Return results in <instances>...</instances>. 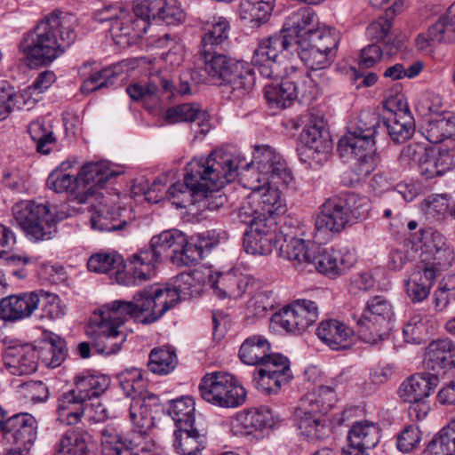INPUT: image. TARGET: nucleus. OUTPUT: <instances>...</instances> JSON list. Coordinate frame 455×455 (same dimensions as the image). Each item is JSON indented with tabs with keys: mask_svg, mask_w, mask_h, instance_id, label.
Returning <instances> with one entry per match:
<instances>
[{
	"mask_svg": "<svg viewBox=\"0 0 455 455\" xmlns=\"http://www.w3.org/2000/svg\"><path fill=\"white\" fill-rule=\"evenodd\" d=\"M239 160L233 154L218 149L206 158H194L186 166L184 182H176L166 191L167 199L178 209L196 204L202 190L220 188L238 176Z\"/></svg>",
	"mask_w": 455,
	"mask_h": 455,
	"instance_id": "f257e3e1",
	"label": "nucleus"
},
{
	"mask_svg": "<svg viewBox=\"0 0 455 455\" xmlns=\"http://www.w3.org/2000/svg\"><path fill=\"white\" fill-rule=\"evenodd\" d=\"M76 27L73 14L54 10L24 34L19 44L20 52L29 66H46L75 42Z\"/></svg>",
	"mask_w": 455,
	"mask_h": 455,
	"instance_id": "f03ea898",
	"label": "nucleus"
},
{
	"mask_svg": "<svg viewBox=\"0 0 455 455\" xmlns=\"http://www.w3.org/2000/svg\"><path fill=\"white\" fill-rule=\"evenodd\" d=\"M114 176L116 172L108 161L92 162L84 164L76 177L61 170L52 172L47 179V186L56 193H68L71 200L83 204L96 196V191Z\"/></svg>",
	"mask_w": 455,
	"mask_h": 455,
	"instance_id": "7ed1b4c3",
	"label": "nucleus"
},
{
	"mask_svg": "<svg viewBox=\"0 0 455 455\" xmlns=\"http://www.w3.org/2000/svg\"><path fill=\"white\" fill-rule=\"evenodd\" d=\"M110 386V379L103 374L76 376L74 388L58 399V419L65 425H76L84 415L85 403L99 397Z\"/></svg>",
	"mask_w": 455,
	"mask_h": 455,
	"instance_id": "20e7f679",
	"label": "nucleus"
},
{
	"mask_svg": "<svg viewBox=\"0 0 455 455\" xmlns=\"http://www.w3.org/2000/svg\"><path fill=\"white\" fill-rule=\"evenodd\" d=\"M185 243V235L176 229L166 230L151 238L148 248L131 256L132 275L126 285H140L154 275L157 263L164 255H174Z\"/></svg>",
	"mask_w": 455,
	"mask_h": 455,
	"instance_id": "39448f33",
	"label": "nucleus"
},
{
	"mask_svg": "<svg viewBox=\"0 0 455 455\" xmlns=\"http://www.w3.org/2000/svg\"><path fill=\"white\" fill-rule=\"evenodd\" d=\"M12 211L14 221L29 240H49L56 233L55 213L49 204L26 200L16 203Z\"/></svg>",
	"mask_w": 455,
	"mask_h": 455,
	"instance_id": "423d86ee",
	"label": "nucleus"
},
{
	"mask_svg": "<svg viewBox=\"0 0 455 455\" xmlns=\"http://www.w3.org/2000/svg\"><path fill=\"white\" fill-rule=\"evenodd\" d=\"M202 398L221 408H235L245 403L247 392L229 373L214 371L206 374L199 384Z\"/></svg>",
	"mask_w": 455,
	"mask_h": 455,
	"instance_id": "0eeeda50",
	"label": "nucleus"
},
{
	"mask_svg": "<svg viewBox=\"0 0 455 455\" xmlns=\"http://www.w3.org/2000/svg\"><path fill=\"white\" fill-rule=\"evenodd\" d=\"M393 316L394 307L387 298L381 295L371 297L357 321L360 338L372 345L387 339Z\"/></svg>",
	"mask_w": 455,
	"mask_h": 455,
	"instance_id": "6e6552de",
	"label": "nucleus"
},
{
	"mask_svg": "<svg viewBox=\"0 0 455 455\" xmlns=\"http://www.w3.org/2000/svg\"><path fill=\"white\" fill-rule=\"evenodd\" d=\"M175 291H165L164 287L151 285L133 296L130 301L132 318L142 323H152L175 306Z\"/></svg>",
	"mask_w": 455,
	"mask_h": 455,
	"instance_id": "1a4fd4ad",
	"label": "nucleus"
},
{
	"mask_svg": "<svg viewBox=\"0 0 455 455\" xmlns=\"http://www.w3.org/2000/svg\"><path fill=\"white\" fill-rule=\"evenodd\" d=\"M291 47V37L282 29L259 40L251 57V63L263 77L277 79L283 76L277 59L284 52H290Z\"/></svg>",
	"mask_w": 455,
	"mask_h": 455,
	"instance_id": "9d476101",
	"label": "nucleus"
},
{
	"mask_svg": "<svg viewBox=\"0 0 455 455\" xmlns=\"http://www.w3.org/2000/svg\"><path fill=\"white\" fill-rule=\"evenodd\" d=\"M285 212V204L279 189L267 180L263 188L245 198L237 212L241 222H248L249 219H268Z\"/></svg>",
	"mask_w": 455,
	"mask_h": 455,
	"instance_id": "9b49d317",
	"label": "nucleus"
},
{
	"mask_svg": "<svg viewBox=\"0 0 455 455\" xmlns=\"http://www.w3.org/2000/svg\"><path fill=\"white\" fill-rule=\"evenodd\" d=\"M97 19L110 22L109 31L117 44H122L123 38L137 39L142 36L149 27L147 17L136 14L135 6L132 13L123 8L108 7L99 12Z\"/></svg>",
	"mask_w": 455,
	"mask_h": 455,
	"instance_id": "f8f14e48",
	"label": "nucleus"
},
{
	"mask_svg": "<svg viewBox=\"0 0 455 455\" xmlns=\"http://www.w3.org/2000/svg\"><path fill=\"white\" fill-rule=\"evenodd\" d=\"M338 150L343 157L354 156L356 159L357 182L369 176L375 169V138L348 132L339 141Z\"/></svg>",
	"mask_w": 455,
	"mask_h": 455,
	"instance_id": "ddd939ff",
	"label": "nucleus"
},
{
	"mask_svg": "<svg viewBox=\"0 0 455 455\" xmlns=\"http://www.w3.org/2000/svg\"><path fill=\"white\" fill-rule=\"evenodd\" d=\"M173 83L162 72L151 73L146 84L135 83L126 88L132 100L140 101L150 112L163 107L164 94L172 93Z\"/></svg>",
	"mask_w": 455,
	"mask_h": 455,
	"instance_id": "4468645a",
	"label": "nucleus"
},
{
	"mask_svg": "<svg viewBox=\"0 0 455 455\" xmlns=\"http://www.w3.org/2000/svg\"><path fill=\"white\" fill-rule=\"evenodd\" d=\"M249 230L244 233L243 247L252 255H269L276 247L275 222L268 219H249Z\"/></svg>",
	"mask_w": 455,
	"mask_h": 455,
	"instance_id": "2eb2a0df",
	"label": "nucleus"
},
{
	"mask_svg": "<svg viewBox=\"0 0 455 455\" xmlns=\"http://www.w3.org/2000/svg\"><path fill=\"white\" fill-rule=\"evenodd\" d=\"M4 437L17 450L28 452L36 439V420L28 413H19L7 419L4 424Z\"/></svg>",
	"mask_w": 455,
	"mask_h": 455,
	"instance_id": "dca6fc26",
	"label": "nucleus"
},
{
	"mask_svg": "<svg viewBox=\"0 0 455 455\" xmlns=\"http://www.w3.org/2000/svg\"><path fill=\"white\" fill-rule=\"evenodd\" d=\"M252 161L253 165L261 172L265 182L272 179L289 184L293 179L284 159L269 146L257 148Z\"/></svg>",
	"mask_w": 455,
	"mask_h": 455,
	"instance_id": "f3484780",
	"label": "nucleus"
},
{
	"mask_svg": "<svg viewBox=\"0 0 455 455\" xmlns=\"http://www.w3.org/2000/svg\"><path fill=\"white\" fill-rule=\"evenodd\" d=\"M355 262V256L348 251H342L332 247H320L311 258V265L318 272L337 276L344 274Z\"/></svg>",
	"mask_w": 455,
	"mask_h": 455,
	"instance_id": "a211bd4d",
	"label": "nucleus"
},
{
	"mask_svg": "<svg viewBox=\"0 0 455 455\" xmlns=\"http://www.w3.org/2000/svg\"><path fill=\"white\" fill-rule=\"evenodd\" d=\"M92 348L100 355H110L121 350L126 340L124 330H117L106 324L92 322L86 329Z\"/></svg>",
	"mask_w": 455,
	"mask_h": 455,
	"instance_id": "6ab92c4d",
	"label": "nucleus"
},
{
	"mask_svg": "<svg viewBox=\"0 0 455 455\" xmlns=\"http://www.w3.org/2000/svg\"><path fill=\"white\" fill-rule=\"evenodd\" d=\"M137 15H144L150 19L163 20L167 25H177L184 20L182 9L173 0H140L135 3Z\"/></svg>",
	"mask_w": 455,
	"mask_h": 455,
	"instance_id": "aec40b11",
	"label": "nucleus"
},
{
	"mask_svg": "<svg viewBox=\"0 0 455 455\" xmlns=\"http://www.w3.org/2000/svg\"><path fill=\"white\" fill-rule=\"evenodd\" d=\"M350 225L349 220L336 196L325 200L315 218V227L317 233L339 234Z\"/></svg>",
	"mask_w": 455,
	"mask_h": 455,
	"instance_id": "412c9836",
	"label": "nucleus"
},
{
	"mask_svg": "<svg viewBox=\"0 0 455 455\" xmlns=\"http://www.w3.org/2000/svg\"><path fill=\"white\" fill-rule=\"evenodd\" d=\"M38 354L36 347L22 344L9 347L4 355L5 367L13 375H26L37 369Z\"/></svg>",
	"mask_w": 455,
	"mask_h": 455,
	"instance_id": "4be33fe9",
	"label": "nucleus"
},
{
	"mask_svg": "<svg viewBox=\"0 0 455 455\" xmlns=\"http://www.w3.org/2000/svg\"><path fill=\"white\" fill-rule=\"evenodd\" d=\"M37 291L10 295L0 302V316L5 320H20L30 316L39 307Z\"/></svg>",
	"mask_w": 455,
	"mask_h": 455,
	"instance_id": "5701e85b",
	"label": "nucleus"
},
{
	"mask_svg": "<svg viewBox=\"0 0 455 455\" xmlns=\"http://www.w3.org/2000/svg\"><path fill=\"white\" fill-rule=\"evenodd\" d=\"M343 384L342 375L331 379L330 384L318 387L303 396L300 404L303 410L310 409L326 414L337 402V392Z\"/></svg>",
	"mask_w": 455,
	"mask_h": 455,
	"instance_id": "b1692460",
	"label": "nucleus"
},
{
	"mask_svg": "<svg viewBox=\"0 0 455 455\" xmlns=\"http://www.w3.org/2000/svg\"><path fill=\"white\" fill-rule=\"evenodd\" d=\"M439 383L432 373H419L406 379L399 387L398 395L403 402H419L427 399Z\"/></svg>",
	"mask_w": 455,
	"mask_h": 455,
	"instance_id": "393cba45",
	"label": "nucleus"
},
{
	"mask_svg": "<svg viewBox=\"0 0 455 455\" xmlns=\"http://www.w3.org/2000/svg\"><path fill=\"white\" fill-rule=\"evenodd\" d=\"M274 423L272 411L267 407H261L237 413L233 422V429L237 435H249L266 428H271Z\"/></svg>",
	"mask_w": 455,
	"mask_h": 455,
	"instance_id": "a878e982",
	"label": "nucleus"
},
{
	"mask_svg": "<svg viewBox=\"0 0 455 455\" xmlns=\"http://www.w3.org/2000/svg\"><path fill=\"white\" fill-rule=\"evenodd\" d=\"M296 415L299 433L308 442L320 441L329 436L331 427L324 413L310 409L303 410L299 405Z\"/></svg>",
	"mask_w": 455,
	"mask_h": 455,
	"instance_id": "bb28decb",
	"label": "nucleus"
},
{
	"mask_svg": "<svg viewBox=\"0 0 455 455\" xmlns=\"http://www.w3.org/2000/svg\"><path fill=\"white\" fill-rule=\"evenodd\" d=\"M230 24L225 17L214 16L207 20L203 27L200 56L216 52L228 40Z\"/></svg>",
	"mask_w": 455,
	"mask_h": 455,
	"instance_id": "cd10ccee",
	"label": "nucleus"
},
{
	"mask_svg": "<svg viewBox=\"0 0 455 455\" xmlns=\"http://www.w3.org/2000/svg\"><path fill=\"white\" fill-rule=\"evenodd\" d=\"M425 363L432 370H455V343L449 339L433 340L426 349Z\"/></svg>",
	"mask_w": 455,
	"mask_h": 455,
	"instance_id": "c85d7f7f",
	"label": "nucleus"
},
{
	"mask_svg": "<svg viewBox=\"0 0 455 455\" xmlns=\"http://www.w3.org/2000/svg\"><path fill=\"white\" fill-rule=\"evenodd\" d=\"M92 435L83 430H68L54 446V455H95Z\"/></svg>",
	"mask_w": 455,
	"mask_h": 455,
	"instance_id": "c756f323",
	"label": "nucleus"
},
{
	"mask_svg": "<svg viewBox=\"0 0 455 455\" xmlns=\"http://www.w3.org/2000/svg\"><path fill=\"white\" fill-rule=\"evenodd\" d=\"M316 334L331 349L343 350L349 347L354 332L344 323L329 319L320 323Z\"/></svg>",
	"mask_w": 455,
	"mask_h": 455,
	"instance_id": "7c9ffc66",
	"label": "nucleus"
},
{
	"mask_svg": "<svg viewBox=\"0 0 455 455\" xmlns=\"http://www.w3.org/2000/svg\"><path fill=\"white\" fill-rule=\"evenodd\" d=\"M223 84H229L235 98H243L254 87L255 76L252 68L246 62L235 60L226 74Z\"/></svg>",
	"mask_w": 455,
	"mask_h": 455,
	"instance_id": "2f4dec72",
	"label": "nucleus"
},
{
	"mask_svg": "<svg viewBox=\"0 0 455 455\" xmlns=\"http://www.w3.org/2000/svg\"><path fill=\"white\" fill-rule=\"evenodd\" d=\"M316 13L310 8H300L285 20L283 30L296 36V41H301L321 28Z\"/></svg>",
	"mask_w": 455,
	"mask_h": 455,
	"instance_id": "473e14b6",
	"label": "nucleus"
},
{
	"mask_svg": "<svg viewBox=\"0 0 455 455\" xmlns=\"http://www.w3.org/2000/svg\"><path fill=\"white\" fill-rule=\"evenodd\" d=\"M452 164L451 155L437 148H428L419 160V172L421 176L434 179L450 171Z\"/></svg>",
	"mask_w": 455,
	"mask_h": 455,
	"instance_id": "72a5a7b5",
	"label": "nucleus"
},
{
	"mask_svg": "<svg viewBox=\"0 0 455 455\" xmlns=\"http://www.w3.org/2000/svg\"><path fill=\"white\" fill-rule=\"evenodd\" d=\"M155 395L147 397H133L130 405V419L140 435H146L153 427V411L157 405Z\"/></svg>",
	"mask_w": 455,
	"mask_h": 455,
	"instance_id": "f704fd0d",
	"label": "nucleus"
},
{
	"mask_svg": "<svg viewBox=\"0 0 455 455\" xmlns=\"http://www.w3.org/2000/svg\"><path fill=\"white\" fill-rule=\"evenodd\" d=\"M130 301L115 300L103 305L96 313L92 322L106 324L117 330H124L123 324L132 318V309Z\"/></svg>",
	"mask_w": 455,
	"mask_h": 455,
	"instance_id": "c9c22d12",
	"label": "nucleus"
},
{
	"mask_svg": "<svg viewBox=\"0 0 455 455\" xmlns=\"http://www.w3.org/2000/svg\"><path fill=\"white\" fill-rule=\"evenodd\" d=\"M423 134L433 144L455 137V114L443 112L429 116L424 127Z\"/></svg>",
	"mask_w": 455,
	"mask_h": 455,
	"instance_id": "e433bc0d",
	"label": "nucleus"
},
{
	"mask_svg": "<svg viewBox=\"0 0 455 455\" xmlns=\"http://www.w3.org/2000/svg\"><path fill=\"white\" fill-rule=\"evenodd\" d=\"M436 277L433 270L426 269L418 264L405 283L406 293L411 300L421 302L426 299Z\"/></svg>",
	"mask_w": 455,
	"mask_h": 455,
	"instance_id": "4c0bfd02",
	"label": "nucleus"
},
{
	"mask_svg": "<svg viewBox=\"0 0 455 455\" xmlns=\"http://www.w3.org/2000/svg\"><path fill=\"white\" fill-rule=\"evenodd\" d=\"M309 241L304 238L285 235L283 243L280 247L283 258L292 263V266L304 270L311 265V254L308 250Z\"/></svg>",
	"mask_w": 455,
	"mask_h": 455,
	"instance_id": "58836bf2",
	"label": "nucleus"
},
{
	"mask_svg": "<svg viewBox=\"0 0 455 455\" xmlns=\"http://www.w3.org/2000/svg\"><path fill=\"white\" fill-rule=\"evenodd\" d=\"M271 352L268 339L259 334L246 338L241 344L238 356L242 363L247 365H260Z\"/></svg>",
	"mask_w": 455,
	"mask_h": 455,
	"instance_id": "ea45409f",
	"label": "nucleus"
},
{
	"mask_svg": "<svg viewBox=\"0 0 455 455\" xmlns=\"http://www.w3.org/2000/svg\"><path fill=\"white\" fill-rule=\"evenodd\" d=\"M264 92L267 102L280 108L289 107L299 94L302 98L306 97V92L289 79L283 80L280 84L265 85Z\"/></svg>",
	"mask_w": 455,
	"mask_h": 455,
	"instance_id": "a19ab883",
	"label": "nucleus"
},
{
	"mask_svg": "<svg viewBox=\"0 0 455 455\" xmlns=\"http://www.w3.org/2000/svg\"><path fill=\"white\" fill-rule=\"evenodd\" d=\"M411 243V249L415 246V251H421L420 260L451 244L442 233L431 228L413 233Z\"/></svg>",
	"mask_w": 455,
	"mask_h": 455,
	"instance_id": "79ce46f5",
	"label": "nucleus"
},
{
	"mask_svg": "<svg viewBox=\"0 0 455 455\" xmlns=\"http://www.w3.org/2000/svg\"><path fill=\"white\" fill-rule=\"evenodd\" d=\"M79 75L84 80L81 92L89 93L114 84L116 72L111 67L100 69L92 68L90 63H84L79 68Z\"/></svg>",
	"mask_w": 455,
	"mask_h": 455,
	"instance_id": "37998d69",
	"label": "nucleus"
},
{
	"mask_svg": "<svg viewBox=\"0 0 455 455\" xmlns=\"http://www.w3.org/2000/svg\"><path fill=\"white\" fill-rule=\"evenodd\" d=\"M275 0H242L239 17L251 28L266 23L273 12Z\"/></svg>",
	"mask_w": 455,
	"mask_h": 455,
	"instance_id": "c03bdc74",
	"label": "nucleus"
},
{
	"mask_svg": "<svg viewBox=\"0 0 455 455\" xmlns=\"http://www.w3.org/2000/svg\"><path fill=\"white\" fill-rule=\"evenodd\" d=\"M175 284L172 288L164 287L165 291H175L177 298L175 305L180 299H188L197 297L204 290V282L203 281V275L199 271L191 273H182L175 279Z\"/></svg>",
	"mask_w": 455,
	"mask_h": 455,
	"instance_id": "a18cd8bd",
	"label": "nucleus"
},
{
	"mask_svg": "<svg viewBox=\"0 0 455 455\" xmlns=\"http://www.w3.org/2000/svg\"><path fill=\"white\" fill-rule=\"evenodd\" d=\"M209 285L220 298H239L244 292L245 283L234 273H216L210 275Z\"/></svg>",
	"mask_w": 455,
	"mask_h": 455,
	"instance_id": "49530a36",
	"label": "nucleus"
},
{
	"mask_svg": "<svg viewBox=\"0 0 455 455\" xmlns=\"http://www.w3.org/2000/svg\"><path fill=\"white\" fill-rule=\"evenodd\" d=\"M173 447L181 455H201L204 448V436L192 427H177L174 431Z\"/></svg>",
	"mask_w": 455,
	"mask_h": 455,
	"instance_id": "de8ad7c7",
	"label": "nucleus"
},
{
	"mask_svg": "<svg viewBox=\"0 0 455 455\" xmlns=\"http://www.w3.org/2000/svg\"><path fill=\"white\" fill-rule=\"evenodd\" d=\"M344 209L350 224L365 220L371 210V200L365 196L347 193L335 196Z\"/></svg>",
	"mask_w": 455,
	"mask_h": 455,
	"instance_id": "09e8293b",
	"label": "nucleus"
},
{
	"mask_svg": "<svg viewBox=\"0 0 455 455\" xmlns=\"http://www.w3.org/2000/svg\"><path fill=\"white\" fill-rule=\"evenodd\" d=\"M96 212L91 219L92 228L101 232H111L123 229L127 224L125 220L117 222L115 217L116 211L109 205L108 198L101 197V201L95 206Z\"/></svg>",
	"mask_w": 455,
	"mask_h": 455,
	"instance_id": "8fccbe9b",
	"label": "nucleus"
},
{
	"mask_svg": "<svg viewBox=\"0 0 455 455\" xmlns=\"http://www.w3.org/2000/svg\"><path fill=\"white\" fill-rule=\"evenodd\" d=\"M379 438L378 426L366 420L354 423L347 435V441L354 445L369 449L374 448Z\"/></svg>",
	"mask_w": 455,
	"mask_h": 455,
	"instance_id": "3c124183",
	"label": "nucleus"
},
{
	"mask_svg": "<svg viewBox=\"0 0 455 455\" xmlns=\"http://www.w3.org/2000/svg\"><path fill=\"white\" fill-rule=\"evenodd\" d=\"M167 411L177 427L194 426L196 407L192 397L182 396L171 401Z\"/></svg>",
	"mask_w": 455,
	"mask_h": 455,
	"instance_id": "603ef678",
	"label": "nucleus"
},
{
	"mask_svg": "<svg viewBox=\"0 0 455 455\" xmlns=\"http://www.w3.org/2000/svg\"><path fill=\"white\" fill-rule=\"evenodd\" d=\"M339 39L338 31L324 25L307 37L302 38V40L312 44L315 48L321 50L334 59L337 55Z\"/></svg>",
	"mask_w": 455,
	"mask_h": 455,
	"instance_id": "864d4df0",
	"label": "nucleus"
},
{
	"mask_svg": "<svg viewBox=\"0 0 455 455\" xmlns=\"http://www.w3.org/2000/svg\"><path fill=\"white\" fill-rule=\"evenodd\" d=\"M102 455H132L133 442H127L113 427H106L101 433Z\"/></svg>",
	"mask_w": 455,
	"mask_h": 455,
	"instance_id": "5fc2aeb1",
	"label": "nucleus"
},
{
	"mask_svg": "<svg viewBox=\"0 0 455 455\" xmlns=\"http://www.w3.org/2000/svg\"><path fill=\"white\" fill-rule=\"evenodd\" d=\"M295 44H297V52L300 60L312 70L327 68L335 60L304 40L296 41Z\"/></svg>",
	"mask_w": 455,
	"mask_h": 455,
	"instance_id": "6e6d98bb",
	"label": "nucleus"
},
{
	"mask_svg": "<svg viewBox=\"0 0 455 455\" xmlns=\"http://www.w3.org/2000/svg\"><path fill=\"white\" fill-rule=\"evenodd\" d=\"M204 70L212 79V82L220 85L223 84L226 74L229 71V67L235 60L223 53L212 52V54L202 55Z\"/></svg>",
	"mask_w": 455,
	"mask_h": 455,
	"instance_id": "4d7b16f0",
	"label": "nucleus"
},
{
	"mask_svg": "<svg viewBox=\"0 0 455 455\" xmlns=\"http://www.w3.org/2000/svg\"><path fill=\"white\" fill-rule=\"evenodd\" d=\"M178 364L174 350L167 347L154 348L149 354L148 369L156 374L166 375L172 372Z\"/></svg>",
	"mask_w": 455,
	"mask_h": 455,
	"instance_id": "13d9d810",
	"label": "nucleus"
},
{
	"mask_svg": "<svg viewBox=\"0 0 455 455\" xmlns=\"http://www.w3.org/2000/svg\"><path fill=\"white\" fill-rule=\"evenodd\" d=\"M28 132L35 142L36 152L48 155L56 143V137L50 126L36 120L29 124Z\"/></svg>",
	"mask_w": 455,
	"mask_h": 455,
	"instance_id": "bf43d9fd",
	"label": "nucleus"
},
{
	"mask_svg": "<svg viewBox=\"0 0 455 455\" xmlns=\"http://www.w3.org/2000/svg\"><path fill=\"white\" fill-rule=\"evenodd\" d=\"M386 128L394 142L403 143L413 135L415 121L412 115L402 114L397 117H387Z\"/></svg>",
	"mask_w": 455,
	"mask_h": 455,
	"instance_id": "052dcab7",
	"label": "nucleus"
},
{
	"mask_svg": "<svg viewBox=\"0 0 455 455\" xmlns=\"http://www.w3.org/2000/svg\"><path fill=\"white\" fill-rule=\"evenodd\" d=\"M332 148L330 137L319 139V140L301 146L299 149L300 160L309 165L322 164L327 160Z\"/></svg>",
	"mask_w": 455,
	"mask_h": 455,
	"instance_id": "680f3d73",
	"label": "nucleus"
},
{
	"mask_svg": "<svg viewBox=\"0 0 455 455\" xmlns=\"http://www.w3.org/2000/svg\"><path fill=\"white\" fill-rule=\"evenodd\" d=\"M289 306L302 331H306L318 318V307L312 300L298 299Z\"/></svg>",
	"mask_w": 455,
	"mask_h": 455,
	"instance_id": "e2e57ef3",
	"label": "nucleus"
},
{
	"mask_svg": "<svg viewBox=\"0 0 455 455\" xmlns=\"http://www.w3.org/2000/svg\"><path fill=\"white\" fill-rule=\"evenodd\" d=\"M123 259L114 252H98L92 255L87 262V267L91 272L106 274L112 270L118 271Z\"/></svg>",
	"mask_w": 455,
	"mask_h": 455,
	"instance_id": "0e129e2a",
	"label": "nucleus"
},
{
	"mask_svg": "<svg viewBox=\"0 0 455 455\" xmlns=\"http://www.w3.org/2000/svg\"><path fill=\"white\" fill-rule=\"evenodd\" d=\"M165 120L170 124L180 122H194L196 120H204V114L199 108L197 104L185 103L180 104L166 110Z\"/></svg>",
	"mask_w": 455,
	"mask_h": 455,
	"instance_id": "69168bd1",
	"label": "nucleus"
},
{
	"mask_svg": "<svg viewBox=\"0 0 455 455\" xmlns=\"http://www.w3.org/2000/svg\"><path fill=\"white\" fill-rule=\"evenodd\" d=\"M454 261L455 251L451 244L432 256H427V258L420 260L419 264L426 269L433 270L434 275L437 276L442 271L451 267Z\"/></svg>",
	"mask_w": 455,
	"mask_h": 455,
	"instance_id": "338daca9",
	"label": "nucleus"
},
{
	"mask_svg": "<svg viewBox=\"0 0 455 455\" xmlns=\"http://www.w3.org/2000/svg\"><path fill=\"white\" fill-rule=\"evenodd\" d=\"M291 379L283 377L282 374L272 375L257 370L253 373V386L261 393L270 395L279 392L282 386L286 385Z\"/></svg>",
	"mask_w": 455,
	"mask_h": 455,
	"instance_id": "774afa93",
	"label": "nucleus"
}]
</instances>
